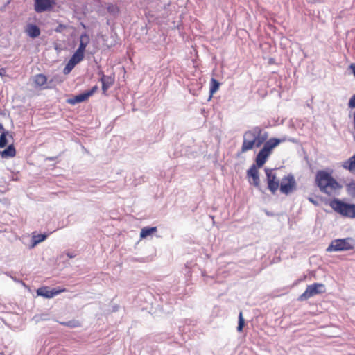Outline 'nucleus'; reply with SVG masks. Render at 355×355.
I'll return each mask as SVG.
<instances>
[{
  "instance_id": "2f4dec72",
  "label": "nucleus",
  "mask_w": 355,
  "mask_h": 355,
  "mask_svg": "<svg viewBox=\"0 0 355 355\" xmlns=\"http://www.w3.org/2000/svg\"><path fill=\"white\" fill-rule=\"evenodd\" d=\"M0 76L2 77L6 76V69L4 68L0 69Z\"/></svg>"
},
{
  "instance_id": "f3484780",
  "label": "nucleus",
  "mask_w": 355,
  "mask_h": 355,
  "mask_svg": "<svg viewBox=\"0 0 355 355\" xmlns=\"http://www.w3.org/2000/svg\"><path fill=\"white\" fill-rule=\"evenodd\" d=\"M33 82L36 87L44 89V85L47 83V77L42 73L37 74L33 77Z\"/></svg>"
},
{
  "instance_id": "dca6fc26",
  "label": "nucleus",
  "mask_w": 355,
  "mask_h": 355,
  "mask_svg": "<svg viewBox=\"0 0 355 355\" xmlns=\"http://www.w3.org/2000/svg\"><path fill=\"white\" fill-rule=\"evenodd\" d=\"M341 166L344 169L355 174V155L350 157L349 159L343 162Z\"/></svg>"
},
{
  "instance_id": "c756f323",
  "label": "nucleus",
  "mask_w": 355,
  "mask_h": 355,
  "mask_svg": "<svg viewBox=\"0 0 355 355\" xmlns=\"http://www.w3.org/2000/svg\"><path fill=\"white\" fill-rule=\"evenodd\" d=\"M308 200L309 202H311L312 204L315 205H318V202L314 200L313 198L312 197H309L308 198Z\"/></svg>"
},
{
  "instance_id": "2eb2a0df",
  "label": "nucleus",
  "mask_w": 355,
  "mask_h": 355,
  "mask_svg": "<svg viewBox=\"0 0 355 355\" xmlns=\"http://www.w3.org/2000/svg\"><path fill=\"white\" fill-rule=\"evenodd\" d=\"M89 97L88 94L85 92L84 93L76 95L71 98L67 99V102L70 105H75V104H77L79 103L86 101L89 99Z\"/></svg>"
},
{
  "instance_id": "4be33fe9",
  "label": "nucleus",
  "mask_w": 355,
  "mask_h": 355,
  "mask_svg": "<svg viewBox=\"0 0 355 355\" xmlns=\"http://www.w3.org/2000/svg\"><path fill=\"white\" fill-rule=\"evenodd\" d=\"M219 87H220V83H218V81L216 80L215 78H212L211 79L210 89H209V93L211 94V96L218 90Z\"/></svg>"
},
{
  "instance_id": "b1692460",
  "label": "nucleus",
  "mask_w": 355,
  "mask_h": 355,
  "mask_svg": "<svg viewBox=\"0 0 355 355\" xmlns=\"http://www.w3.org/2000/svg\"><path fill=\"white\" fill-rule=\"evenodd\" d=\"M347 193L352 197L355 198V181H352L346 186Z\"/></svg>"
},
{
  "instance_id": "5701e85b",
  "label": "nucleus",
  "mask_w": 355,
  "mask_h": 355,
  "mask_svg": "<svg viewBox=\"0 0 355 355\" xmlns=\"http://www.w3.org/2000/svg\"><path fill=\"white\" fill-rule=\"evenodd\" d=\"M60 324L62 325H64V326H66V327H68L70 328H76V327H80V322L79 321L75 320L67 321V322H60Z\"/></svg>"
},
{
  "instance_id": "ddd939ff",
  "label": "nucleus",
  "mask_w": 355,
  "mask_h": 355,
  "mask_svg": "<svg viewBox=\"0 0 355 355\" xmlns=\"http://www.w3.org/2000/svg\"><path fill=\"white\" fill-rule=\"evenodd\" d=\"M54 3V0H35V10L37 12H44L50 9Z\"/></svg>"
},
{
  "instance_id": "9b49d317",
  "label": "nucleus",
  "mask_w": 355,
  "mask_h": 355,
  "mask_svg": "<svg viewBox=\"0 0 355 355\" xmlns=\"http://www.w3.org/2000/svg\"><path fill=\"white\" fill-rule=\"evenodd\" d=\"M99 74L101 75L100 80L102 83L103 93L104 95H107V91L114 83V77L111 76H105L102 71L100 72Z\"/></svg>"
},
{
  "instance_id": "7ed1b4c3",
  "label": "nucleus",
  "mask_w": 355,
  "mask_h": 355,
  "mask_svg": "<svg viewBox=\"0 0 355 355\" xmlns=\"http://www.w3.org/2000/svg\"><path fill=\"white\" fill-rule=\"evenodd\" d=\"M331 208L343 217L355 218V204H349L338 198H334L329 202Z\"/></svg>"
},
{
  "instance_id": "7c9ffc66",
  "label": "nucleus",
  "mask_w": 355,
  "mask_h": 355,
  "mask_svg": "<svg viewBox=\"0 0 355 355\" xmlns=\"http://www.w3.org/2000/svg\"><path fill=\"white\" fill-rule=\"evenodd\" d=\"M349 68L352 69V71L355 76V64H351Z\"/></svg>"
},
{
  "instance_id": "423d86ee",
  "label": "nucleus",
  "mask_w": 355,
  "mask_h": 355,
  "mask_svg": "<svg viewBox=\"0 0 355 355\" xmlns=\"http://www.w3.org/2000/svg\"><path fill=\"white\" fill-rule=\"evenodd\" d=\"M326 292V286L322 283H314L311 285H308L305 291L299 296V301H304L310 297L322 294Z\"/></svg>"
},
{
  "instance_id": "9d476101",
  "label": "nucleus",
  "mask_w": 355,
  "mask_h": 355,
  "mask_svg": "<svg viewBox=\"0 0 355 355\" xmlns=\"http://www.w3.org/2000/svg\"><path fill=\"white\" fill-rule=\"evenodd\" d=\"M64 291H65V289H62V290H57L55 288L49 289V288L47 286H43V287L39 288L37 290V294L38 295L44 297L46 298H52L54 296L60 294V293L64 292Z\"/></svg>"
},
{
  "instance_id": "39448f33",
  "label": "nucleus",
  "mask_w": 355,
  "mask_h": 355,
  "mask_svg": "<svg viewBox=\"0 0 355 355\" xmlns=\"http://www.w3.org/2000/svg\"><path fill=\"white\" fill-rule=\"evenodd\" d=\"M268 188L272 193H275L279 187L281 179L277 168H265Z\"/></svg>"
},
{
  "instance_id": "412c9836",
  "label": "nucleus",
  "mask_w": 355,
  "mask_h": 355,
  "mask_svg": "<svg viewBox=\"0 0 355 355\" xmlns=\"http://www.w3.org/2000/svg\"><path fill=\"white\" fill-rule=\"evenodd\" d=\"M84 54V51H80V49H77L70 60L72 62H74L77 64L83 60Z\"/></svg>"
},
{
  "instance_id": "1a4fd4ad",
  "label": "nucleus",
  "mask_w": 355,
  "mask_h": 355,
  "mask_svg": "<svg viewBox=\"0 0 355 355\" xmlns=\"http://www.w3.org/2000/svg\"><path fill=\"white\" fill-rule=\"evenodd\" d=\"M284 141V139H281L274 137L269 139H267V140L263 144V146L261 148L270 155L272 153L273 150Z\"/></svg>"
},
{
  "instance_id": "aec40b11",
  "label": "nucleus",
  "mask_w": 355,
  "mask_h": 355,
  "mask_svg": "<svg viewBox=\"0 0 355 355\" xmlns=\"http://www.w3.org/2000/svg\"><path fill=\"white\" fill-rule=\"evenodd\" d=\"M89 41H90V38L87 34H86V33L82 34L80 37V44H79L78 49H80V51H83L85 52L87 46L89 43Z\"/></svg>"
},
{
  "instance_id": "6ab92c4d",
  "label": "nucleus",
  "mask_w": 355,
  "mask_h": 355,
  "mask_svg": "<svg viewBox=\"0 0 355 355\" xmlns=\"http://www.w3.org/2000/svg\"><path fill=\"white\" fill-rule=\"evenodd\" d=\"M157 227H144L141 230L140 238H146L147 236H150L153 234L157 232Z\"/></svg>"
},
{
  "instance_id": "393cba45",
  "label": "nucleus",
  "mask_w": 355,
  "mask_h": 355,
  "mask_svg": "<svg viewBox=\"0 0 355 355\" xmlns=\"http://www.w3.org/2000/svg\"><path fill=\"white\" fill-rule=\"evenodd\" d=\"M47 237L46 235L45 234H37V235H34L33 236V245H36L40 242H42L43 241H44L46 239V238Z\"/></svg>"
},
{
  "instance_id": "20e7f679",
  "label": "nucleus",
  "mask_w": 355,
  "mask_h": 355,
  "mask_svg": "<svg viewBox=\"0 0 355 355\" xmlns=\"http://www.w3.org/2000/svg\"><path fill=\"white\" fill-rule=\"evenodd\" d=\"M12 139V134L8 130H6L3 128L0 135V148H3L6 146L7 148L0 151V156L3 158L14 157L16 155V149L14 144L12 143L8 144L10 141Z\"/></svg>"
},
{
  "instance_id": "4468645a",
  "label": "nucleus",
  "mask_w": 355,
  "mask_h": 355,
  "mask_svg": "<svg viewBox=\"0 0 355 355\" xmlns=\"http://www.w3.org/2000/svg\"><path fill=\"white\" fill-rule=\"evenodd\" d=\"M270 156V155H269L264 150H263V148H261L256 156L254 165L257 168H261L267 162Z\"/></svg>"
},
{
  "instance_id": "6e6552de",
  "label": "nucleus",
  "mask_w": 355,
  "mask_h": 355,
  "mask_svg": "<svg viewBox=\"0 0 355 355\" xmlns=\"http://www.w3.org/2000/svg\"><path fill=\"white\" fill-rule=\"evenodd\" d=\"M282 193L288 195L296 189V182L294 177L289 174L281 178L279 187Z\"/></svg>"
},
{
  "instance_id": "cd10ccee",
  "label": "nucleus",
  "mask_w": 355,
  "mask_h": 355,
  "mask_svg": "<svg viewBox=\"0 0 355 355\" xmlns=\"http://www.w3.org/2000/svg\"><path fill=\"white\" fill-rule=\"evenodd\" d=\"M348 107L351 109L355 108V94L352 96L348 102Z\"/></svg>"
},
{
  "instance_id": "f03ea898",
  "label": "nucleus",
  "mask_w": 355,
  "mask_h": 355,
  "mask_svg": "<svg viewBox=\"0 0 355 355\" xmlns=\"http://www.w3.org/2000/svg\"><path fill=\"white\" fill-rule=\"evenodd\" d=\"M315 183L321 192L328 196L335 195L342 188V186L329 173L324 170L318 171L315 175Z\"/></svg>"
},
{
  "instance_id": "a211bd4d",
  "label": "nucleus",
  "mask_w": 355,
  "mask_h": 355,
  "mask_svg": "<svg viewBox=\"0 0 355 355\" xmlns=\"http://www.w3.org/2000/svg\"><path fill=\"white\" fill-rule=\"evenodd\" d=\"M26 33L32 38L37 37L40 34V28L35 25L33 24H29L26 28Z\"/></svg>"
},
{
  "instance_id": "f257e3e1",
  "label": "nucleus",
  "mask_w": 355,
  "mask_h": 355,
  "mask_svg": "<svg viewBox=\"0 0 355 355\" xmlns=\"http://www.w3.org/2000/svg\"><path fill=\"white\" fill-rule=\"evenodd\" d=\"M268 138V134L261 128L256 126L243 134V144L241 153H244L252 150L254 148L260 147Z\"/></svg>"
},
{
  "instance_id": "f8f14e48",
  "label": "nucleus",
  "mask_w": 355,
  "mask_h": 355,
  "mask_svg": "<svg viewBox=\"0 0 355 355\" xmlns=\"http://www.w3.org/2000/svg\"><path fill=\"white\" fill-rule=\"evenodd\" d=\"M247 175L252 179L249 180L250 183L252 184L256 187H259L260 184V179L257 167L255 165H252L248 170Z\"/></svg>"
},
{
  "instance_id": "0eeeda50",
  "label": "nucleus",
  "mask_w": 355,
  "mask_h": 355,
  "mask_svg": "<svg viewBox=\"0 0 355 355\" xmlns=\"http://www.w3.org/2000/svg\"><path fill=\"white\" fill-rule=\"evenodd\" d=\"M351 238L338 239L331 241L327 250L328 252H337L352 250L354 245Z\"/></svg>"
},
{
  "instance_id": "473e14b6",
  "label": "nucleus",
  "mask_w": 355,
  "mask_h": 355,
  "mask_svg": "<svg viewBox=\"0 0 355 355\" xmlns=\"http://www.w3.org/2000/svg\"><path fill=\"white\" fill-rule=\"evenodd\" d=\"M83 24V28H85V24Z\"/></svg>"
},
{
  "instance_id": "c85d7f7f",
  "label": "nucleus",
  "mask_w": 355,
  "mask_h": 355,
  "mask_svg": "<svg viewBox=\"0 0 355 355\" xmlns=\"http://www.w3.org/2000/svg\"><path fill=\"white\" fill-rule=\"evenodd\" d=\"M98 89V87L96 85L94 86L90 90L86 92L88 94L89 97L92 96L96 91Z\"/></svg>"
},
{
  "instance_id": "bb28decb",
  "label": "nucleus",
  "mask_w": 355,
  "mask_h": 355,
  "mask_svg": "<svg viewBox=\"0 0 355 355\" xmlns=\"http://www.w3.org/2000/svg\"><path fill=\"white\" fill-rule=\"evenodd\" d=\"M244 324H245V321H244V319L243 318V315H242V313L241 312L239 313V324H238V327H237V330L239 331H241L243 327H244Z\"/></svg>"
},
{
  "instance_id": "a878e982",
  "label": "nucleus",
  "mask_w": 355,
  "mask_h": 355,
  "mask_svg": "<svg viewBox=\"0 0 355 355\" xmlns=\"http://www.w3.org/2000/svg\"><path fill=\"white\" fill-rule=\"evenodd\" d=\"M76 65V63L74 62H72L71 60H69V61L68 62L67 66L65 67L64 69V73H69L73 69V67Z\"/></svg>"
}]
</instances>
